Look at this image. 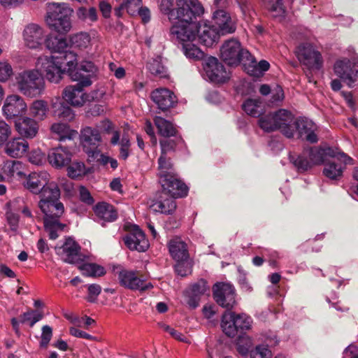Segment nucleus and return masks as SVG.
Here are the masks:
<instances>
[{
    "instance_id": "obj_7",
    "label": "nucleus",
    "mask_w": 358,
    "mask_h": 358,
    "mask_svg": "<svg viewBox=\"0 0 358 358\" xmlns=\"http://www.w3.org/2000/svg\"><path fill=\"white\" fill-rule=\"evenodd\" d=\"M176 20L197 23V18L204 13V8L199 0H176Z\"/></svg>"
},
{
    "instance_id": "obj_47",
    "label": "nucleus",
    "mask_w": 358,
    "mask_h": 358,
    "mask_svg": "<svg viewBox=\"0 0 358 358\" xmlns=\"http://www.w3.org/2000/svg\"><path fill=\"white\" fill-rule=\"evenodd\" d=\"M147 69L150 73L159 78L168 77L166 69L159 59H153L147 64Z\"/></svg>"
},
{
    "instance_id": "obj_39",
    "label": "nucleus",
    "mask_w": 358,
    "mask_h": 358,
    "mask_svg": "<svg viewBox=\"0 0 358 358\" xmlns=\"http://www.w3.org/2000/svg\"><path fill=\"white\" fill-rule=\"evenodd\" d=\"M45 44L46 48L52 52H57L58 54L66 50L68 47V43L65 38L52 35L48 36L45 40Z\"/></svg>"
},
{
    "instance_id": "obj_20",
    "label": "nucleus",
    "mask_w": 358,
    "mask_h": 358,
    "mask_svg": "<svg viewBox=\"0 0 358 358\" xmlns=\"http://www.w3.org/2000/svg\"><path fill=\"white\" fill-rule=\"evenodd\" d=\"M151 99L157 105V108L162 112L174 107L178 102V99L174 93L166 88H159L152 91Z\"/></svg>"
},
{
    "instance_id": "obj_55",
    "label": "nucleus",
    "mask_w": 358,
    "mask_h": 358,
    "mask_svg": "<svg viewBox=\"0 0 358 358\" xmlns=\"http://www.w3.org/2000/svg\"><path fill=\"white\" fill-rule=\"evenodd\" d=\"M259 103L257 100L248 99L243 103V110L250 116L259 117L260 115L258 110Z\"/></svg>"
},
{
    "instance_id": "obj_17",
    "label": "nucleus",
    "mask_w": 358,
    "mask_h": 358,
    "mask_svg": "<svg viewBox=\"0 0 358 358\" xmlns=\"http://www.w3.org/2000/svg\"><path fill=\"white\" fill-rule=\"evenodd\" d=\"M122 239L125 245L131 250L145 252L150 245L145 234L137 225H134Z\"/></svg>"
},
{
    "instance_id": "obj_43",
    "label": "nucleus",
    "mask_w": 358,
    "mask_h": 358,
    "mask_svg": "<svg viewBox=\"0 0 358 358\" xmlns=\"http://www.w3.org/2000/svg\"><path fill=\"white\" fill-rule=\"evenodd\" d=\"M48 110L47 102L43 100L34 101L29 107L30 115L38 120H44Z\"/></svg>"
},
{
    "instance_id": "obj_13",
    "label": "nucleus",
    "mask_w": 358,
    "mask_h": 358,
    "mask_svg": "<svg viewBox=\"0 0 358 358\" xmlns=\"http://www.w3.org/2000/svg\"><path fill=\"white\" fill-rule=\"evenodd\" d=\"M213 296L216 303L227 310H231L236 304L235 289L228 283L217 282L213 287Z\"/></svg>"
},
{
    "instance_id": "obj_4",
    "label": "nucleus",
    "mask_w": 358,
    "mask_h": 358,
    "mask_svg": "<svg viewBox=\"0 0 358 358\" xmlns=\"http://www.w3.org/2000/svg\"><path fill=\"white\" fill-rule=\"evenodd\" d=\"M252 323L251 317L245 313L225 311L222 317L221 327L227 336L241 338L251 329Z\"/></svg>"
},
{
    "instance_id": "obj_62",
    "label": "nucleus",
    "mask_w": 358,
    "mask_h": 358,
    "mask_svg": "<svg viewBox=\"0 0 358 358\" xmlns=\"http://www.w3.org/2000/svg\"><path fill=\"white\" fill-rule=\"evenodd\" d=\"M208 289L206 281L203 279H201L192 285L189 292L201 297L205 294Z\"/></svg>"
},
{
    "instance_id": "obj_35",
    "label": "nucleus",
    "mask_w": 358,
    "mask_h": 358,
    "mask_svg": "<svg viewBox=\"0 0 358 358\" xmlns=\"http://www.w3.org/2000/svg\"><path fill=\"white\" fill-rule=\"evenodd\" d=\"M345 166L329 160L324 164L322 173L331 180H339L343 177Z\"/></svg>"
},
{
    "instance_id": "obj_14",
    "label": "nucleus",
    "mask_w": 358,
    "mask_h": 358,
    "mask_svg": "<svg viewBox=\"0 0 358 358\" xmlns=\"http://www.w3.org/2000/svg\"><path fill=\"white\" fill-rule=\"evenodd\" d=\"M117 277L120 285L131 290L144 292L153 287L151 282H145V281L139 278L137 273L134 271L122 269L118 272Z\"/></svg>"
},
{
    "instance_id": "obj_19",
    "label": "nucleus",
    "mask_w": 358,
    "mask_h": 358,
    "mask_svg": "<svg viewBox=\"0 0 358 358\" xmlns=\"http://www.w3.org/2000/svg\"><path fill=\"white\" fill-rule=\"evenodd\" d=\"M213 19L215 25L222 35L234 33L236 29V21L225 8L217 9L213 13Z\"/></svg>"
},
{
    "instance_id": "obj_21",
    "label": "nucleus",
    "mask_w": 358,
    "mask_h": 358,
    "mask_svg": "<svg viewBox=\"0 0 358 358\" xmlns=\"http://www.w3.org/2000/svg\"><path fill=\"white\" fill-rule=\"evenodd\" d=\"M55 59L58 61L62 68L65 69L70 78L72 80H79L83 76L76 69L77 66V55L72 51L64 50L57 56H54Z\"/></svg>"
},
{
    "instance_id": "obj_27",
    "label": "nucleus",
    "mask_w": 358,
    "mask_h": 358,
    "mask_svg": "<svg viewBox=\"0 0 358 358\" xmlns=\"http://www.w3.org/2000/svg\"><path fill=\"white\" fill-rule=\"evenodd\" d=\"M23 37L27 47L36 49L43 44L44 32L38 24H29L24 29Z\"/></svg>"
},
{
    "instance_id": "obj_50",
    "label": "nucleus",
    "mask_w": 358,
    "mask_h": 358,
    "mask_svg": "<svg viewBox=\"0 0 358 358\" xmlns=\"http://www.w3.org/2000/svg\"><path fill=\"white\" fill-rule=\"evenodd\" d=\"M101 127L105 133L108 134L110 133L112 134L110 143L112 145H117L120 141V131L118 130H114L113 123L110 120L106 119L101 122Z\"/></svg>"
},
{
    "instance_id": "obj_32",
    "label": "nucleus",
    "mask_w": 358,
    "mask_h": 358,
    "mask_svg": "<svg viewBox=\"0 0 358 358\" xmlns=\"http://www.w3.org/2000/svg\"><path fill=\"white\" fill-rule=\"evenodd\" d=\"M54 117L62 121L71 122L75 117V114L69 106L64 101L57 99L52 103Z\"/></svg>"
},
{
    "instance_id": "obj_5",
    "label": "nucleus",
    "mask_w": 358,
    "mask_h": 358,
    "mask_svg": "<svg viewBox=\"0 0 358 358\" xmlns=\"http://www.w3.org/2000/svg\"><path fill=\"white\" fill-rule=\"evenodd\" d=\"M19 91L29 97H36L41 94L45 83L38 70L24 71L16 77Z\"/></svg>"
},
{
    "instance_id": "obj_54",
    "label": "nucleus",
    "mask_w": 358,
    "mask_h": 358,
    "mask_svg": "<svg viewBox=\"0 0 358 358\" xmlns=\"http://www.w3.org/2000/svg\"><path fill=\"white\" fill-rule=\"evenodd\" d=\"M175 271L178 275L185 277L192 272V263L189 259L185 260L176 261Z\"/></svg>"
},
{
    "instance_id": "obj_23",
    "label": "nucleus",
    "mask_w": 358,
    "mask_h": 358,
    "mask_svg": "<svg viewBox=\"0 0 358 358\" xmlns=\"http://www.w3.org/2000/svg\"><path fill=\"white\" fill-rule=\"evenodd\" d=\"M27 104L22 97L12 94L6 97L2 108L3 113L7 119L22 115L27 110Z\"/></svg>"
},
{
    "instance_id": "obj_64",
    "label": "nucleus",
    "mask_w": 358,
    "mask_h": 358,
    "mask_svg": "<svg viewBox=\"0 0 358 358\" xmlns=\"http://www.w3.org/2000/svg\"><path fill=\"white\" fill-rule=\"evenodd\" d=\"M271 352L268 348L259 345L257 346L255 350L250 352V358H271Z\"/></svg>"
},
{
    "instance_id": "obj_9",
    "label": "nucleus",
    "mask_w": 358,
    "mask_h": 358,
    "mask_svg": "<svg viewBox=\"0 0 358 358\" xmlns=\"http://www.w3.org/2000/svg\"><path fill=\"white\" fill-rule=\"evenodd\" d=\"M78 83L75 85H69L63 91L62 96L67 103L73 106H82L86 102V93L83 91L84 87H88L92 84L89 76H83L79 80H76Z\"/></svg>"
},
{
    "instance_id": "obj_41",
    "label": "nucleus",
    "mask_w": 358,
    "mask_h": 358,
    "mask_svg": "<svg viewBox=\"0 0 358 358\" xmlns=\"http://www.w3.org/2000/svg\"><path fill=\"white\" fill-rule=\"evenodd\" d=\"M78 268L85 276L96 278L106 274L104 267L95 263H84L80 265Z\"/></svg>"
},
{
    "instance_id": "obj_42",
    "label": "nucleus",
    "mask_w": 358,
    "mask_h": 358,
    "mask_svg": "<svg viewBox=\"0 0 358 358\" xmlns=\"http://www.w3.org/2000/svg\"><path fill=\"white\" fill-rule=\"evenodd\" d=\"M45 185L36 173L29 174L24 182V187L34 194L40 193Z\"/></svg>"
},
{
    "instance_id": "obj_51",
    "label": "nucleus",
    "mask_w": 358,
    "mask_h": 358,
    "mask_svg": "<svg viewBox=\"0 0 358 358\" xmlns=\"http://www.w3.org/2000/svg\"><path fill=\"white\" fill-rule=\"evenodd\" d=\"M87 173V171L83 162H73L68 165L67 174L69 177L73 179L82 177Z\"/></svg>"
},
{
    "instance_id": "obj_38",
    "label": "nucleus",
    "mask_w": 358,
    "mask_h": 358,
    "mask_svg": "<svg viewBox=\"0 0 358 358\" xmlns=\"http://www.w3.org/2000/svg\"><path fill=\"white\" fill-rule=\"evenodd\" d=\"M158 171L157 176L159 180L176 173L171 159L163 154L158 158Z\"/></svg>"
},
{
    "instance_id": "obj_60",
    "label": "nucleus",
    "mask_w": 358,
    "mask_h": 358,
    "mask_svg": "<svg viewBox=\"0 0 358 358\" xmlns=\"http://www.w3.org/2000/svg\"><path fill=\"white\" fill-rule=\"evenodd\" d=\"M78 15L82 20H89L91 22L97 20L96 9L94 7H91L88 10L85 8H80L78 11Z\"/></svg>"
},
{
    "instance_id": "obj_3",
    "label": "nucleus",
    "mask_w": 358,
    "mask_h": 358,
    "mask_svg": "<svg viewBox=\"0 0 358 358\" xmlns=\"http://www.w3.org/2000/svg\"><path fill=\"white\" fill-rule=\"evenodd\" d=\"M50 11L46 22L52 31L66 34L71 29V17L73 10L65 3L51 2L48 3Z\"/></svg>"
},
{
    "instance_id": "obj_34",
    "label": "nucleus",
    "mask_w": 358,
    "mask_h": 358,
    "mask_svg": "<svg viewBox=\"0 0 358 358\" xmlns=\"http://www.w3.org/2000/svg\"><path fill=\"white\" fill-rule=\"evenodd\" d=\"M154 123L157 129L158 134L164 137H171L178 134V131L176 126L170 121L160 117L155 116Z\"/></svg>"
},
{
    "instance_id": "obj_11",
    "label": "nucleus",
    "mask_w": 358,
    "mask_h": 358,
    "mask_svg": "<svg viewBox=\"0 0 358 358\" xmlns=\"http://www.w3.org/2000/svg\"><path fill=\"white\" fill-rule=\"evenodd\" d=\"M296 57L299 61L308 69H320L323 65L321 53L310 43H303L297 48Z\"/></svg>"
},
{
    "instance_id": "obj_28",
    "label": "nucleus",
    "mask_w": 358,
    "mask_h": 358,
    "mask_svg": "<svg viewBox=\"0 0 358 358\" xmlns=\"http://www.w3.org/2000/svg\"><path fill=\"white\" fill-rule=\"evenodd\" d=\"M220 35H222L221 32L217 30L215 25L205 24L203 27L198 25L196 36L199 43L206 47H212L217 43Z\"/></svg>"
},
{
    "instance_id": "obj_56",
    "label": "nucleus",
    "mask_w": 358,
    "mask_h": 358,
    "mask_svg": "<svg viewBox=\"0 0 358 358\" xmlns=\"http://www.w3.org/2000/svg\"><path fill=\"white\" fill-rule=\"evenodd\" d=\"M309 157L312 166L324 164L327 162L322 148H311L309 150Z\"/></svg>"
},
{
    "instance_id": "obj_52",
    "label": "nucleus",
    "mask_w": 358,
    "mask_h": 358,
    "mask_svg": "<svg viewBox=\"0 0 358 358\" xmlns=\"http://www.w3.org/2000/svg\"><path fill=\"white\" fill-rule=\"evenodd\" d=\"M182 49L185 56L189 59L199 60L204 57V52L192 42L183 43Z\"/></svg>"
},
{
    "instance_id": "obj_44",
    "label": "nucleus",
    "mask_w": 358,
    "mask_h": 358,
    "mask_svg": "<svg viewBox=\"0 0 358 358\" xmlns=\"http://www.w3.org/2000/svg\"><path fill=\"white\" fill-rule=\"evenodd\" d=\"M322 150L324 152V157L329 156L333 158H336L338 160L345 164V165L354 164V159L345 152L341 151L338 148L327 147L322 149Z\"/></svg>"
},
{
    "instance_id": "obj_22",
    "label": "nucleus",
    "mask_w": 358,
    "mask_h": 358,
    "mask_svg": "<svg viewBox=\"0 0 358 358\" xmlns=\"http://www.w3.org/2000/svg\"><path fill=\"white\" fill-rule=\"evenodd\" d=\"M275 131H280L285 136L292 138L294 135L293 127L294 116L291 112L285 109L275 111Z\"/></svg>"
},
{
    "instance_id": "obj_59",
    "label": "nucleus",
    "mask_w": 358,
    "mask_h": 358,
    "mask_svg": "<svg viewBox=\"0 0 358 358\" xmlns=\"http://www.w3.org/2000/svg\"><path fill=\"white\" fill-rule=\"evenodd\" d=\"M120 148V158L126 160L130 155V146L131 142L127 136H123L122 138H120L119 143Z\"/></svg>"
},
{
    "instance_id": "obj_31",
    "label": "nucleus",
    "mask_w": 358,
    "mask_h": 358,
    "mask_svg": "<svg viewBox=\"0 0 358 358\" xmlns=\"http://www.w3.org/2000/svg\"><path fill=\"white\" fill-rule=\"evenodd\" d=\"M168 248L171 257L175 261L185 260L189 257L187 244L180 238H175L168 243Z\"/></svg>"
},
{
    "instance_id": "obj_16",
    "label": "nucleus",
    "mask_w": 358,
    "mask_h": 358,
    "mask_svg": "<svg viewBox=\"0 0 358 358\" xmlns=\"http://www.w3.org/2000/svg\"><path fill=\"white\" fill-rule=\"evenodd\" d=\"M198 32V23L179 21L170 28V34L176 37L182 44L192 42Z\"/></svg>"
},
{
    "instance_id": "obj_49",
    "label": "nucleus",
    "mask_w": 358,
    "mask_h": 358,
    "mask_svg": "<svg viewBox=\"0 0 358 358\" xmlns=\"http://www.w3.org/2000/svg\"><path fill=\"white\" fill-rule=\"evenodd\" d=\"M268 10L273 13L274 17L284 16L286 12L283 0H262Z\"/></svg>"
},
{
    "instance_id": "obj_57",
    "label": "nucleus",
    "mask_w": 358,
    "mask_h": 358,
    "mask_svg": "<svg viewBox=\"0 0 358 358\" xmlns=\"http://www.w3.org/2000/svg\"><path fill=\"white\" fill-rule=\"evenodd\" d=\"M160 11L168 15L169 20H176V8H173V0H162L159 4Z\"/></svg>"
},
{
    "instance_id": "obj_25",
    "label": "nucleus",
    "mask_w": 358,
    "mask_h": 358,
    "mask_svg": "<svg viewBox=\"0 0 358 358\" xmlns=\"http://www.w3.org/2000/svg\"><path fill=\"white\" fill-rule=\"evenodd\" d=\"M63 259L69 264H78L85 260V256L80 252L81 247L72 238L68 237L62 246Z\"/></svg>"
},
{
    "instance_id": "obj_18",
    "label": "nucleus",
    "mask_w": 358,
    "mask_h": 358,
    "mask_svg": "<svg viewBox=\"0 0 358 358\" xmlns=\"http://www.w3.org/2000/svg\"><path fill=\"white\" fill-rule=\"evenodd\" d=\"M294 132L298 134V138L305 139L310 143H316L318 138L315 134L317 127L310 120L304 117L296 118L293 122Z\"/></svg>"
},
{
    "instance_id": "obj_45",
    "label": "nucleus",
    "mask_w": 358,
    "mask_h": 358,
    "mask_svg": "<svg viewBox=\"0 0 358 358\" xmlns=\"http://www.w3.org/2000/svg\"><path fill=\"white\" fill-rule=\"evenodd\" d=\"M289 159L299 173L307 171L312 167L310 162L304 156L289 154Z\"/></svg>"
},
{
    "instance_id": "obj_53",
    "label": "nucleus",
    "mask_w": 358,
    "mask_h": 358,
    "mask_svg": "<svg viewBox=\"0 0 358 358\" xmlns=\"http://www.w3.org/2000/svg\"><path fill=\"white\" fill-rule=\"evenodd\" d=\"M33 313H34V310H31L20 315V321H18L15 317H13L10 320L12 327L18 337L20 336V322L24 324L29 322L30 324L32 320Z\"/></svg>"
},
{
    "instance_id": "obj_36",
    "label": "nucleus",
    "mask_w": 358,
    "mask_h": 358,
    "mask_svg": "<svg viewBox=\"0 0 358 358\" xmlns=\"http://www.w3.org/2000/svg\"><path fill=\"white\" fill-rule=\"evenodd\" d=\"M171 137H166L164 139L159 141L161 147V154L166 155L169 152H174L178 147L182 146L185 144V141L182 136L178 134Z\"/></svg>"
},
{
    "instance_id": "obj_6",
    "label": "nucleus",
    "mask_w": 358,
    "mask_h": 358,
    "mask_svg": "<svg viewBox=\"0 0 358 358\" xmlns=\"http://www.w3.org/2000/svg\"><path fill=\"white\" fill-rule=\"evenodd\" d=\"M334 71L348 87H353L358 81V56L337 60L334 65Z\"/></svg>"
},
{
    "instance_id": "obj_15",
    "label": "nucleus",
    "mask_w": 358,
    "mask_h": 358,
    "mask_svg": "<svg viewBox=\"0 0 358 358\" xmlns=\"http://www.w3.org/2000/svg\"><path fill=\"white\" fill-rule=\"evenodd\" d=\"M159 182L162 185V190L169 194L173 198H183L187 196L189 188L177 173L160 179Z\"/></svg>"
},
{
    "instance_id": "obj_58",
    "label": "nucleus",
    "mask_w": 358,
    "mask_h": 358,
    "mask_svg": "<svg viewBox=\"0 0 358 358\" xmlns=\"http://www.w3.org/2000/svg\"><path fill=\"white\" fill-rule=\"evenodd\" d=\"M22 164L19 161H8L3 166V171L8 176L21 175L22 173L20 171Z\"/></svg>"
},
{
    "instance_id": "obj_48",
    "label": "nucleus",
    "mask_w": 358,
    "mask_h": 358,
    "mask_svg": "<svg viewBox=\"0 0 358 358\" xmlns=\"http://www.w3.org/2000/svg\"><path fill=\"white\" fill-rule=\"evenodd\" d=\"M275 112L270 113L259 117L258 124L259 127L266 132H271L275 131Z\"/></svg>"
},
{
    "instance_id": "obj_2",
    "label": "nucleus",
    "mask_w": 358,
    "mask_h": 358,
    "mask_svg": "<svg viewBox=\"0 0 358 358\" xmlns=\"http://www.w3.org/2000/svg\"><path fill=\"white\" fill-rule=\"evenodd\" d=\"M38 207L44 214L43 224L50 239L55 240L59 236L57 232L62 231L66 227L59 222L64 213V207L59 199L50 202H38Z\"/></svg>"
},
{
    "instance_id": "obj_33",
    "label": "nucleus",
    "mask_w": 358,
    "mask_h": 358,
    "mask_svg": "<svg viewBox=\"0 0 358 358\" xmlns=\"http://www.w3.org/2000/svg\"><path fill=\"white\" fill-rule=\"evenodd\" d=\"M94 211L99 218L107 221H115L117 217V213L115 208L106 202H99L94 207Z\"/></svg>"
},
{
    "instance_id": "obj_61",
    "label": "nucleus",
    "mask_w": 358,
    "mask_h": 358,
    "mask_svg": "<svg viewBox=\"0 0 358 358\" xmlns=\"http://www.w3.org/2000/svg\"><path fill=\"white\" fill-rule=\"evenodd\" d=\"M52 337V329L48 325H44L42 327L41 340L40 341V347L47 348L50 341Z\"/></svg>"
},
{
    "instance_id": "obj_40",
    "label": "nucleus",
    "mask_w": 358,
    "mask_h": 358,
    "mask_svg": "<svg viewBox=\"0 0 358 358\" xmlns=\"http://www.w3.org/2000/svg\"><path fill=\"white\" fill-rule=\"evenodd\" d=\"M51 132L57 135L59 141L71 139L75 135L76 131L70 129L67 123L57 122L52 124L50 127Z\"/></svg>"
},
{
    "instance_id": "obj_8",
    "label": "nucleus",
    "mask_w": 358,
    "mask_h": 358,
    "mask_svg": "<svg viewBox=\"0 0 358 358\" xmlns=\"http://www.w3.org/2000/svg\"><path fill=\"white\" fill-rule=\"evenodd\" d=\"M80 142L83 150L88 155V161H94L99 155L101 150L99 147L101 143V136L96 128L87 127L81 131Z\"/></svg>"
},
{
    "instance_id": "obj_37",
    "label": "nucleus",
    "mask_w": 358,
    "mask_h": 358,
    "mask_svg": "<svg viewBox=\"0 0 358 358\" xmlns=\"http://www.w3.org/2000/svg\"><path fill=\"white\" fill-rule=\"evenodd\" d=\"M39 202H50L58 200L60 197V189L55 182L45 183L40 192Z\"/></svg>"
},
{
    "instance_id": "obj_12",
    "label": "nucleus",
    "mask_w": 358,
    "mask_h": 358,
    "mask_svg": "<svg viewBox=\"0 0 358 358\" xmlns=\"http://www.w3.org/2000/svg\"><path fill=\"white\" fill-rule=\"evenodd\" d=\"M203 70L209 80L215 84L225 83L230 78L229 73L227 71L224 66L214 57L206 59Z\"/></svg>"
},
{
    "instance_id": "obj_29",
    "label": "nucleus",
    "mask_w": 358,
    "mask_h": 358,
    "mask_svg": "<svg viewBox=\"0 0 358 358\" xmlns=\"http://www.w3.org/2000/svg\"><path fill=\"white\" fill-rule=\"evenodd\" d=\"M29 148V143L24 138H14L6 144L5 152L13 158L21 157L27 152Z\"/></svg>"
},
{
    "instance_id": "obj_30",
    "label": "nucleus",
    "mask_w": 358,
    "mask_h": 358,
    "mask_svg": "<svg viewBox=\"0 0 358 358\" xmlns=\"http://www.w3.org/2000/svg\"><path fill=\"white\" fill-rule=\"evenodd\" d=\"M15 128L22 137L27 138H32L36 136L38 131L37 122L30 117L19 119L15 122Z\"/></svg>"
},
{
    "instance_id": "obj_1",
    "label": "nucleus",
    "mask_w": 358,
    "mask_h": 358,
    "mask_svg": "<svg viewBox=\"0 0 358 358\" xmlns=\"http://www.w3.org/2000/svg\"><path fill=\"white\" fill-rule=\"evenodd\" d=\"M220 57L229 66L242 64L248 74L259 77L270 68L269 63L264 59L257 62L250 52L243 48L236 39L226 41L220 48Z\"/></svg>"
},
{
    "instance_id": "obj_26",
    "label": "nucleus",
    "mask_w": 358,
    "mask_h": 358,
    "mask_svg": "<svg viewBox=\"0 0 358 358\" xmlns=\"http://www.w3.org/2000/svg\"><path fill=\"white\" fill-rule=\"evenodd\" d=\"M72 153L66 147L58 146L48 152V161L52 166L61 169L68 166L71 162Z\"/></svg>"
},
{
    "instance_id": "obj_63",
    "label": "nucleus",
    "mask_w": 358,
    "mask_h": 358,
    "mask_svg": "<svg viewBox=\"0 0 358 358\" xmlns=\"http://www.w3.org/2000/svg\"><path fill=\"white\" fill-rule=\"evenodd\" d=\"M11 65L7 62H0V81L6 82L13 75Z\"/></svg>"
},
{
    "instance_id": "obj_24",
    "label": "nucleus",
    "mask_w": 358,
    "mask_h": 358,
    "mask_svg": "<svg viewBox=\"0 0 358 358\" xmlns=\"http://www.w3.org/2000/svg\"><path fill=\"white\" fill-rule=\"evenodd\" d=\"M175 199L165 191H158L152 200V206L155 208V211L171 215L176 210L177 205Z\"/></svg>"
},
{
    "instance_id": "obj_10",
    "label": "nucleus",
    "mask_w": 358,
    "mask_h": 358,
    "mask_svg": "<svg viewBox=\"0 0 358 358\" xmlns=\"http://www.w3.org/2000/svg\"><path fill=\"white\" fill-rule=\"evenodd\" d=\"M36 67L40 73L43 74L46 79L51 83H58L65 73V69H62L58 61L54 56L40 57L37 59Z\"/></svg>"
},
{
    "instance_id": "obj_46",
    "label": "nucleus",
    "mask_w": 358,
    "mask_h": 358,
    "mask_svg": "<svg viewBox=\"0 0 358 358\" xmlns=\"http://www.w3.org/2000/svg\"><path fill=\"white\" fill-rule=\"evenodd\" d=\"M91 41V38L89 34L86 32H80L71 36L70 43L73 48H78L80 49L86 48Z\"/></svg>"
}]
</instances>
